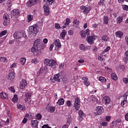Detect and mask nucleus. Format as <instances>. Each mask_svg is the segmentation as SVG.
I'll list each match as a JSON object with an SVG mask.
<instances>
[{
    "instance_id": "nucleus-1",
    "label": "nucleus",
    "mask_w": 128,
    "mask_h": 128,
    "mask_svg": "<svg viewBox=\"0 0 128 128\" xmlns=\"http://www.w3.org/2000/svg\"><path fill=\"white\" fill-rule=\"evenodd\" d=\"M44 64H46V66H50L52 68H56V62L54 60L51 59H46L44 60Z\"/></svg>"
},
{
    "instance_id": "nucleus-2",
    "label": "nucleus",
    "mask_w": 128,
    "mask_h": 128,
    "mask_svg": "<svg viewBox=\"0 0 128 128\" xmlns=\"http://www.w3.org/2000/svg\"><path fill=\"white\" fill-rule=\"evenodd\" d=\"M30 28V34L36 36L38 32V26H36V24H34Z\"/></svg>"
},
{
    "instance_id": "nucleus-3",
    "label": "nucleus",
    "mask_w": 128,
    "mask_h": 128,
    "mask_svg": "<svg viewBox=\"0 0 128 128\" xmlns=\"http://www.w3.org/2000/svg\"><path fill=\"white\" fill-rule=\"evenodd\" d=\"M38 0H28L26 3V6L28 8H30L34 6H36L38 4Z\"/></svg>"
},
{
    "instance_id": "nucleus-4",
    "label": "nucleus",
    "mask_w": 128,
    "mask_h": 128,
    "mask_svg": "<svg viewBox=\"0 0 128 128\" xmlns=\"http://www.w3.org/2000/svg\"><path fill=\"white\" fill-rule=\"evenodd\" d=\"M97 36H87V38H86V40L88 44H90V46H92V44H94V40L97 38Z\"/></svg>"
},
{
    "instance_id": "nucleus-5",
    "label": "nucleus",
    "mask_w": 128,
    "mask_h": 128,
    "mask_svg": "<svg viewBox=\"0 0 128 128\" xmlns=\"http://www.w3.org/2000/svg\"><path fill=\"white\" fill-rule=\"evenodd\" d=\"M20 10L18 9L13 10L11 12L12 18H18L20 16Z\"/></svg>"
},
{
    "instance_id": "nucleus-6",
    "label": "nucleus",
    "mask_w": 128,
    "mask_h": 128,
    "mask_svg": "<svg viewBox=\"0 0 128 128\" xmlns=\"http://www.w3.org/2000/svg\"><path fill=\"white\" fill-rule=\"evenodd\" d=\"M31 52L34 54V56H38V54L40 56V54H42V51L38 50V47L37 46H34L32 47Z\"/></svg>"
},
{
    "instance_id": "nucleus-7",
    "label": "nucleus",
    "mask_w": 128,
    "mask_h": 128,
    "mask_svg": "<svg viewBox=\"0 0 128 128\" xmlns=\"http://www.w3.org/2000/svg\"><path fill=\"white\" fill-rule=\"evenodd\" d=\"M74 108L76 111L80 110V98H75L74 102Z\"/></svg>"
},
{
    "instance_id": "nucleus-8",
    "label": "nucleus",
    "mask_w": 128,
    "mask_h": 128,
    "mask_svg": "<svg viewBox=\"0 0 128 128\" xmlns=\"http://www.w3.org/2000/svg\"><path fill=\"white\" fill-rule=\"evenodd\" d=\"M3 18L4 20V26H8L10 24V16L8 14H4Z\"/></svg>"
},
{
    "instance_id": "nucleus-9",
    "label": "nucleus",
    "mask_w": 128,
    "mask_h": 128,
    "mask_svg": "<svg viewBox=\"0 0 128 128\" xmlns=\"http://www.w3.org/2000/svg\"><path fill=\"white\" fill-rule=\"evenodd\" d=\"M102 112H104V108L102 106H98L94 110V113L96 116H99L100 114H102Z\"/></svg>"
},
{
    "instance_id": "nucleus-10",
    "label": "nucleus",
    "mask_w": 128,
    "mask_h": 128,
    "mask_svg": "<svg viewBox=\"0 0 128 128\" xmlns=\"http://www.w3.org/2000/svg\"><path fill=\"white\" fill-rule=\"evenodd\" d=\"M54 44L56 46V50H60L62 48V44H60V40L56 39L54 42Z\"/></svg>"
},
{
    "instance_id": "nucleus-11",
    "label": "nucleus",
    "mask_w": 128,
    "mask_h": 128,
    "mask_svg": "<svg viewBox=\"0 0 128 128\" xmlns=\"http://www.w3.org/2000/svg\"><path fill=\"white\" fill-rule=\"evenodd\" d=\"M78 119L80 122H82L84 120V118H86V115L84 113L82 110H78Z\"/></svg>"
},
{
    "instance_id": "nucleus-12",
    "label": "nucleus",
    "mask_w": 128,
    "mask_h": 128,
    "mask_svg": "<svg viewBox=\"0 0 128 128\" xmlns=\"http://www.w3.org/2000/svg\"><path fill=\"white\" fill-rule=\"evenodd\" d=\"M26 86H28V82H26V80H22L20 83V88H21V90H24V88H26Z\"/></svg>"
},
{
    "instance_id": "nucleus-13",
    "label": "nucleus",
    "mask_w": 128,
    "mask_h": 128,
    "mask_svg": "<svg viewBox=\"0 0 128 128\" xmlns=\"http://www.w3.org/2000/svg\"><path fill=\"white\" fill-rule=\"evenodd\" d=\"M14 37L16 40H20L22 37V33L20 32H16L14 34Z\"/></svg>"
},
{
    "instance_id": "nucleus-14",
    "label": "nucleus",
    "mask_w": 128,
    "mask_h": 128,
    "mask_svg": "<svg viewBox=\"0 0 128 128\" xmlns=\"http://www.w3.org/2000/svg\"><path fill=\"white\" fill-rule=\"evenodd\" d=\"M128 102V98L126 96H121V106H124Z\"/></svg>"
},
{
    "instance_id": "nucleus-15",
    "label": "nucleus",
    "mask_w": 128,
    "mask_h": 128,
    "mask_svg": "<svg viewBox=\"0 0 128 128\" xmlns=\"http://www.w3.org/2000/svg\"><path fill=\"white\" fill-rule=\"evenodd\" d=\"M16 78V74L14 72H11L8 74V78L9 80H14Z\"/></svg>"
},
{
    "instance_id": "nucleus-16",
    "label": "nucleus",
    "mask_w": 128,
    "mask_h": 128,
    "mask_svg": "<svg viewBox=\"0 0 128 128\" xmlns=\"http://www.w3.org/2000/svg\"><path fill=\"white\" fill-rule=\"evenodd\" d=\"M44 12L46 14H50V6H48V4H45L43 6Z\"/></svg>"
},
{
    "instance_id": "nucleus-17",
    "label": "nucleus",
    "mask_w": 128,
    "mask_h": 128,
    "mask_svg": "<svg viewBox=\"0 0 128 128\" xmlns=\"http://www.w3.org/2000/svg\"><path fill=\"white\" fill-rule=\"evenodd\" d=\"M102 102L104 104L106 105L110 104V98L108 96H104L103 98Z\"/></svg>"
},
{
    "instance_id": "nucleus-18",
    "label": "nucleus",
    "mask_w": 128,
    "mask_h": 128,
    "mask_svg": "<svg viewBox=\"0 0 128 128\" xmlns=\"http://www.w3.org/2000/svg\"><path fill=\"white\" fill-rule=\"evenodd\" d=\"M30 124L32 128H38V120H32L31 121Z\"/></svg>"
},
{
    "instance_id": "nucleus-19",
    "label": "nucleus",
    "mask_w": 128,
    "mask_h": 128,
    "mask_svg": "<svg viewBox=\"0 0 128 128\" xmlns=\"http://www.w3.org/2000/svg\"><path fill=\"white\" fill-rule=\"evenodd\" d=\"M41 43H42V40L40 38L36 39L34 42V46H37L38 48Z\"/></svg>"
},
{
    "instance_id": "nucleus-20",
    "label": "nucleus",
    "mask_w": 128,
    "mask_h": 128,
    "mask_svg": "<svg viewBox=\"0 0 128 128\" xmlns=\"http://www.w3.org/2000/svg\"><path fill=\"white\" fill-rule=\"evenodd\" d=\"M115 36L116 38H122L124 36V33L122 31H117L115 33Z\"/></svg>"
},
{
    "instance_id": "nucleus-21",
    "label": "nucleus",
    "mask_w": 128,
    "mask_h": 128,
    "mask_svg": "<svg viewBox=\"0 0 128 128\" xmlns=\"http://www.w3.org/2000/svg\"><path fill=\"white\" fill-rule=\"evenodd\" d=\"M53 80L57 82H60V73L56 74L53 78Z\"/></svg>"
},
{
    "instance_id": "nucleus-22",
    "label": "nucleus",
    "mask_w": 128,
    "mask_h": 128,
    "mask_svg": "<svg viewBox=\"0 0 128 128\" xmlns=\"http://www.w3.org/2000/svg\"><path fill=\"white\" fill-rule=\"evenodd\" d=\"M31 96L32 95L30 94V93L28 92L26 93L25 96L26 98L24 99V101L26 102H28V100H30Z\"/></svg>"
},
{
    "instance_id": "nucleus-23",
    "label": "nucleus",
    "mask_w": 128,
    "mask_h": 128,
    "mask_svg": "<svg viewBox=\"0 0 128 128\" xmlns=\"http://www.w3.org/2000/svg\"><path fill=\"white\" fill-rule=\"evenodd\" d=\"M90 10H92V6H88L87 7H85L83 10V12H84L85 14H88Z\"/></svg>"
},
{
    "instance_id": "nucleus-24",
    "label": "nucleus",
    "mask_w": 128,
    "mask_h": 128,
    "mask_svg": "<svg viewBox=\"0 0 128 128\" xmlns=\"http://www.w3.org/2000/svg\"><path fill=\"white\" fill-rule=\"evenodd\" d=\"M66 30H63L62 32L60 34V36L62 38V40H64V38H66Z\"/></svg>"
},
{
    "instance_id": "nucleus-25",
    "label": "nucleus",
    "mask_w": 128,
    "mask_h": 128,
    "mask_svg": "<svg viewBox=\"0 0 128 128\" xmlns=\"http://www.w3.org/2000/svg\"><path fill=\"white\" fill-rule=\"evenodd\" d=\"M83 80H84V84L86 86H88L90 84V83L89 82H88V78L87 77L84 78Z\"/></svg>"
},
{
    "instance_id": "nucleus-26",
    "label": "nucleus",
    "mask_w": 128,
    "mask_h": 128,
    "mask_svg": "<svg viewBox=\"0 0 128 128\" xmlns=\"http://www.w3.org/2000/svg\"><path fill=\"white\" fill-rule=\"evenodd\" d=\"M0 98H2V100H4V98L5 100H7L8 94L2 92L0 93Z\"/></svg>"
},
{
    "instance_id": "nucleus-27",
    "label": "nucleus",
    "mask_w": 128,
    "mask_h": 128,
    "mask_svg": "<svg viewBox=\"0 0 128 128\" xmlns=\"http://www.w3.org/2000/svg\"><path fill=\"white\" fill-rule=\"evenodd\" d=\"M103 22L104 24H108V16H104L103 18Z\"/></svg>"
},
{
    "instance_id": "nucleus-28",
    "label": "nucleus",
    "mask_w": 128,
    "mask_h": 128,
    "mask_svg": "<svg viewBox=\"0 0 128 128\" xmlns=\"http://www.w3.org/2000/svg\"><path fill=\"white\" fill-rule=\"evenodd\" d=\"M57 104H58V106H62L64 104V99L61 98L58 99Z\"/></svg>"
},
{
    "instance_id": "nucleus-29",
    "label": "nucleus",
    "mask_w": 128,
    "mask_h": 128,
    "mask_svg": "<svg viewBox=\"0 0 128 128\" xmlns=\"http://www.w3.org/2000/svg\"><path fill=\"white\" fill-rule=\"evenodd\" d=\"M25 118H28L29 120H34V116H32V114H26Z\"/></svg>"
},
{
    "instance_id": "nucleus-30",
    "label": "nucleus",
    "mask_w": 128,
    "mask_h": 128,
    "mask_svg": "<svg viewBox=\"0 0 128 128\" xmlns=\"http://www.w3.org/2000/svg\"><path fill=\"white\" fill-rule=\"evenodd\" d=\"M122 20H124V18H122V16H119L116 19L117 24H122Z\"/></svg>"
},
{
    "instance_id": "nucleus-31",
    "label": "nucleus",
    "mask_w": 128,
    "mask_h": 128,
    "mask_svg": "<svg viewBox=\"0 0 128 128\" xmlns=\"http://www.w3.org/2000/svg\"><path fill=\"white\" fill-rule=\"evenodd\" d=\"M34 20V16H32L31 14H28L27 16V22H30L32 20Z\"/></svg>"
},
{
    "instance_id": "nucleus-32",
    "label": "nucleus",
    "mask_w": 128,
    "mask_h": 128,
    "mask_svg": "<svg viewBox=\"0 0 128 128\" xmlns=\"http://www.w3.org/2000/svg\"><path fill=\"white\" fill-rule=\"evenodd\" d=\"M46 70H48V68H46V66H45L44 68H40L38 71L39 74H44Z\"/></svg>"
},
{
    "instance_id": "nucleus-33",
    "label": "nucleus",
    "mask_w": 128,
    "mask_h": 128,
    "mask_svg": "<svg viewBox=\"0 0 128 128\" xmlns=\"http://www.w3.org/2000/svg\"><path fill=\"white\" fill-rule=\"evenodd\" d=\"M111 78L114 80H118V76L116 73H112L111 74Z\"/></svg>"
},
{
    "instance_id": "nucleus-34",
    "label": "nucleus",
    "mask_w": 128,
    "mask_h": 128,
    "mask_svg": "<svg viewBox=\"0 0 128 128\" xmlns=\"http://www.w3.org/2000/svg\"><path fill=\"white\" fill-rule=\"evenodd\" d=\"M80 34L82 38H86V32L84 30L80 31Z\"/></svg>"
},
{
    "instance_id": "nucleus-35",
    "label": "nucleus",
    "mask_w": 128,
    "mask_h": 128,
    "mask_svg": "<svg viewBox=\"0 0 128 128\" xmlns=\"http://www.w3.org/2000/svg\"><path fill=\"white\" fill-rule=\"evenodd\" d=\"M102 40L104 42H108V35H103Z\"/></svg>"
},
{
    "instance_id": "nucleus-36",
    "label": "nucleus",
    "mask_w": 128,
    "mask_h": 128,
    "mask_svg": "<svg viewBox=\"0 0 128 128\" xmlns=\"http://www.w3.org/2000/svg\"><path fill=\"white\" fill-rule=\"evenodd\" d=\"M18 95L14 94L13 98H12V101L13 102H18Z\"/></svg>"
},
{
    "instance_id": "nucleus-37",
    "label": "nucleus",
    "mask_w": 128,
    "mask_h": 128,
    "mask_svg": "<svg viewBox=\"0 0 128 128\" xmlns=\"http://www.w3.org/2000/svg\"><path fill=\"white\" fill-rule=\"evenodd\" d=\"M65 22H65V23L64 24V26H68L70 24V22H71L70 19V18H66V21Z\"/></svg>"
},
{
    "instance_id": "nucleus-38",
    "label": "nucleus",
    "mask_w": 128,
    "mask_h": 128,
    "mask_svg": "<svg viewBox=\"0 0 128 128\" xmlns=\"http://www.w3.org/2000/svg\"><path fill=\"white\" fill-rule=\"evenodd\" d=\"M17 108H19V110H26V108H24V106H23L20 104H18L17 105Z\"/></svg>"
},
{
    "instance_id": "nucleus-39",
    "label": "nucleus",
    "mask_w": 128,
    "mask_h": 128,
    "mask_svg": "<svg viewBox=\"0 0 128 128\" xmlns=\"http://www.w3.org/2000/svg\"><path fill=\"white\" fill-rule=\"evenodd\" d=\"M0 62H8V59L6 57H0Z\"/></svg>"
},
{
    "instance_id": "nucleus-40",
    "label": "nucleus",
    "mask_w": 128,
    "mask_h": 128,
    "mask_svg": "<svg viewBox=\"0 0 128 128\" xmlns=\"http://www.w3.org/2000/svg\"><path fill=\"white\" fill-rule=\"evenodd\" d=\"M26 59L24 58H22L20 59V62L22 66H24V64H26Z\"/></svg>"
},
{
    "instance_id": "nucleus-41",
    "label": "nucleus",
    "mask_w": 128,
    "mask_h": 128,
    "mask_svg": "<svg viewBox=\"0 0 128 128\" xmlns=\"http://www.w3.org/2000/svg\"><path fill=\"white\" fill-rule=\"evenodd\" d=\"M98 80L102 82H106V79L104 76H100Z\"/></svg>"
},
{
    "instance_id": "nucleus-42",
    "label": "nucleus",
    "mask_w": 128,
    "mask_h": 128,
    "mask_svg": "<svg viewBox=\"0 0 128 128\" xmlns=\"http://www.w3.org/2000/svg\"><path fill=\"white\" fill-rule=\"evenodd\" d=\"M80 48L81 50H86V46L84 44H81L80 46Z\"/></svg>"
},
{
    "instance_id": "nucleus-43",
    "label": "nucleus",
    "mask_w": 128,
    "mask_h": 128,
    "mask_svg": "<svg viewBox=\"0 0 128 128\" xmlns=\"http://www.w3.org/2000/svg\"><path fill=\"white\" fill-rule=\"evenodd\" d=\"M42 114H40V113H38L36 114V120H42Z\"/></svg>"
},
{
    "instance_id": "nucleus-44",
    "label": "nucleus",
    "mask_w": 128,
    "mask_h": 128,
    "mask_svg": "<svg viewBox=\"0 0 128 128\" xmlns=\"http://www.w3.org/2000/svg\"><path fill=\"white\" fill-rule=\"evenodd\" d=\"M68 118L67 119L66 124H68L70 126V122H72V119H70L72 116H70V115H68Z\"/></svg>"
},
{
    "instance_id": "nucleus-45",
    "label": "nucleus",
    "mask_w": 128,
    "mask_h": 128,
    "mask_svg": "<svg viewBox=\"0 0 128 128\" xmlns=\"http://www.w3.org/2000/svg\"><path fill=\"white\" fill-rule=\"evenodd\" d=\"M54 110H56V108L54 106H50L49 107V112H50L52 113L54 112Z\"/></svg>"
},
{
    "instance_id": "nucleus-46",
    "label": "nucleus",
    "mask_w": 128,
    "mask_h": 128,
    "mask_svg": "<svg viewBox=\"0 0 128 128\" xmlns=\"http://www.w3.org/2000/svg\"><path fill=\"white\" fill-rule=\"evenodd\" d=\"M46 2H47V4H54V2H55L56 0H46V1H45Z\"/></svg>"
},
{
    "instance_id": "nucleus-47",
    "label": "nucleus",
    "mask_w": 128,
    "mask_h": 128,
    "mask_svg": "<svg viewBox=\"0 0 128 128\" xmlns=\"http://www.w3.org/2000/svg\"><path fill=\"white\" fill-rule=\"evenodd\" d=\"M44 46H46V45L44 44L41 43L39 46L38 48L40 50H44Z\"/></svg>"
},
{
    "instance_id": "nucleus-48",
    "label": "nucleus",
    "mask_w": 128,
    "mask_h": 128,
    "mask_svg": "<svg viewBox=\"0 0 128 128\" xmlns=\"http://www.w3.org/2000/svg\"><path fill=\"white\" fill-rule=\"evenodd\" d=\"M110 50V47L108 46L105 50H104V51L102 52L103 54H105V52H108V50Z\"/></svg>"
},
{
    "instance_id": "nucleus-49",
    "label": "nucleus",
    "mask_w": 128,
    "mask_h": 128,
    "mask_svg": "<svg viewBox=\"0 0 128 128\" xmlns=\"http://www.w3.org/2000/svg\"><path fill=\"white\" fill-rule=\"evenodd\" d=\"M74 24H76V26H78L80 24V21L78 20V19H75L73 22Z\"/></svg>"
},
{
    "instance_id": "nucleus-50",
    "label": "nucleus",
    "mask_w": 128,
    "mask_h": 128,
    "mask_svg": "<svg viewBox=\"0 0 128 128\" xmlns=\"http://www.w3.org/2000/svg\"><path fill=\"white\" fill-rule=\"evenodd\" d=\"M55 28H56V30L62 28V27H60V25L58 23L55 24Z\"/></svg>"
},
{
    "instance_id": "nucleus-51",
    "label": "nucleus",
    "mask_w": 128,
    "mask_h": 128,
    "mask_svg": "<svg viewBox=\"0 0 128 128\" xmlns=\"http://www.w3.org/2000/svg\"><path fill=\"white\" fill-rule=\"evenodd\" d=\"M66 104L67 106H68V108H70V106H72V102H70V100H68Z\"/></svg>"
},
{
    "instance_id": "nucleus-52",
    "label": "nucleus",
    "mask_w": 128,
    "mask_h": 128,
    "mask_svg": "<svg viewBox=\"0 0 128 128\" xmlns=\"http://www.w3.org/2000/svg\"><path fill=\"white\" fill-rule=\"evenodd\" d=\"M122 9L124 10H126V11L128 10V6L123 5V6H122Z\"/></svg>"
},
{
    "instance_id": "nucleus-53",
    "label": "nucleus",
    "mask_w": 128,
    "mask_h": 128,
    "mask_svg": "<svg viewBox=\"0 0 128 128\" xmlns=\"http://www.w3.org/2000/svg\"><path fill=\"white\" fill-rule=\"evenodd\" d=\"M85 34L87 35V37L90 36V29L89 28H87L86 30Z\"/></svg>"
},
{
    "instance_id": "nucleus-54",
    "label": "nucleus",
    "mask_w": 128,
    "mask_h": 128,
    "mask_svg": "<svg viewBox=\"0 0 128 128\" xmlns=\"http://www.w3.org/2000/svg\"><path fill=\"white\" fill-rule=\"evenodd\" d=\"M122 80L124 84H128V78H123Z\"/></svg>"
},
{
    "instance_id": "nucleus-55",
    "label": "nucleus",
    "mask_w": 128,
    "mask_h": 128,
    "mask_svg": "<svg viewBox=\"0 0 128 128\" xmlns=\"http://www.w3.org/2000/svg\"><path fill=\"white\" fill-rule=\"evenodd\" d=\"M10 90H11L12 92H16V90H14V88L12 86L8 88Z\"/></svg>"
},
{
    "instance_id": "nucleus-56",
    "label": "nucleus",
    "mask_w": 128,
    "mask_h": 128,
    "mask_svg": "<svg viewBox=\"0 0 128 128\" xmlns=\"http://www.w3.org/2000/svg\"><path fill=\"white\" fill-rule=\"evenodd\" d=\"M68 34L69 36H72L74 34V31L72 30H68Z\"/></svg>"
},
{
    "instance_id": "nucleus-57",
    "label": "nucleus",
    "mask_w": 128,
    "mask_h": 128,
    "mask_svg": "<svg viewBox=\"0 0 128 128\" xmlns=\"http://www.w3.org/2000/svg\"><path fill=\"white\" fill-rule=\"evenodd\" d=\"M98 50V48H96V46H94L92 48V51L93 52H96Z\"/></svg>"
},
{
    "instance_id": "nucleus-58",
    "label": "nucleus",
    "mask_w": 128,
    "mask_h": 128,
    "mask_svg": "<svg viewBox=\"0 0 128 128\" xmlns=\"http://www.w3.org/2000/svg\"><path fill=\"white\" fill-rule=\"evenodd\" d=\"M98 60H100V62H102V60H104V57L102 56H100L98 57Z\"/></svg>"
},
{
    "instance_id": "nucleus-59",
    "label": "nucleus",
    "mask_w": 128,
    "mask_h": 128,
    "mask_svg": "<svg viewBox=\"0 0 128 128\" xmlns=\"http://www.w3.org/2000/svg\"><path fill=\"white\" fill-rule=\"evenodd\" d=\"M98 24H92V28H98Z\"/></svg>"
},
{
    "instance_id": "nucleus-60",
    "label": "nucleus",
    "mask_w": 128,
    "mask_h": 128,
    "mask_svg": "<svg viewBox=\"0 0 128 128\" xmlns=\"http://www.w3.org/2000/svg\"><path fill=\"white\" fill-rule=\"evenodd\" d=\"M48 38H44V40H43V42L44 44H48Z\"/></svg>"
},
{
    "instance_id": "nucleus-61",
    "label": "nucleus",
    "mask_w": 128,
    "mask_h": 128,
    "mask_svg": "<svg viewBox=\"0 0 128 128\" xmlns=\"http://www.w3.org/2000/svg\"><path fill=\"white\" fill-rule=\"evenodd\" d=\"M60 68H64V63H62L60 65Z\"/></svg>"
},
{
    "instance_id": "nucleus-62",
    "label": "nucleus",
    "mask_w": 128,
    "mask_h": 128,
    "mask_svg": "<svg viewBox=\"0 0 128 128\" xmlns=\"http://www.w3.org/2000/svg\"><path fill=\"white\" fill-rule=\"evenodd\" d=\"M6 32H8V31L6 30H4L2 32H1V34L3 35V36H6Z\"/></svg>"
},
{
    "instance_id": "nucleus-63",
    "label": "nucleus",
    "mask_w": 128,
    "mask_h": 128,
    "mask_svg": "<svg viewBox=\"0 0 128 128\" xmlns=\"http://www.w3.org/2000/svg\"><path fill=\"white\" fill-rule=\"evenodd\" d=\"M110 116H108L106 117V122H110Z\"/></svg>"
},
{
    "instance_id": "nucleus-64",
    "label": "nucleus",
    "mask_w": 128,
    "mask_h": 128,
    "mask_svg": "<svg viewBox=\"0 0 128 128\" xmlns=\"http://www.w3.org/2000/svg\"><path fill=\"white\" fill-rule=\"evenodd\" d=\"M102 126H108V122H102Z\"/></svg>"
}]
</instances>
